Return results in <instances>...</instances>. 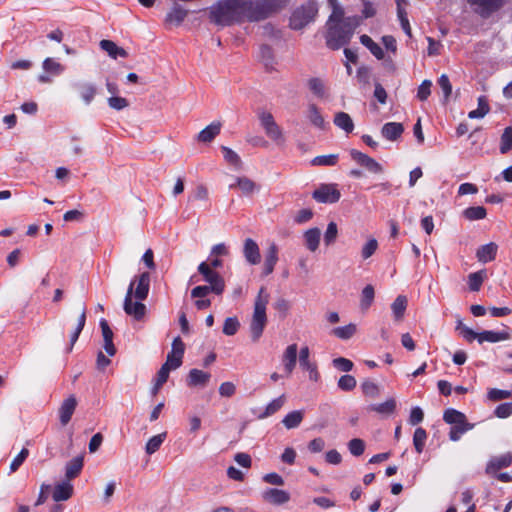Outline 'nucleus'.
<instances>
[{
	"label": "nucleus",
	"mask_w": 512,
	"mask_h": 512,
	"mask_svg": "<svg viewBox=\"0 0 512 512\" xmlns=\"http://www.w3.org/2000/svg\"><path fill=\"white\" fill-rule=\"evenodd\" d=\"M269 294L264 287L260 288L254 302V311L250 322V334L254 343L258 342L267 324L266 308Z\"/></svg>",
	"instance_id": "obj_3"
},
{
	"label": "nucleus",
	"mask_w": 512,
	"mask_h": 512,
	"mask_svg": "<svg viewBox=\"0 0 512 512\" xmlns=\"http://www.w3.org/2000/svg\"><path fill=\"white\" fill-rule=\"evenodd\" d=\"M85 322H86V308H85V306H83L80 316L78 318L77 326H76L75 330L72 332V334L70 335L69 351L72 350L74 344L78 340L79 335L85 326Z\"/></svg>",
	"instance_id": "obj_43"
},
{
	"label": "nucleus",
	"mask_w": 512,
	"mask_h": 512,
	"mask_svg": "<svg viewBox=\"0 0 512 512\" xmlns=\"http://www.w3.org/2000/svg\"><path fill=\"white\" fill-rule=\"evenodd\" d=\"M334 124L344 130L346 133H351L354 129V123L349 114L345 112H338L334 116Z\"/></svg>",
	"instance_id": "obj_35"
},
{
	"label": "nucleus",
	"mask_w": 512,
	"mask_h": 512,
	"mask_svg": "<svg viewBox=\"0 0 512 512\" xmlns=\"http://www.w3.org/2000/svg\"><path fill=\"white\" fill-rule=\"evenodd\" d=\"M289 0H253L254 12L257 21L264 20L284 8Z\"/></svg>",
	"instance_id": "obj_7"
},
{
	"label": "nucleus",
	"mask_w": 512,
	"mask_h": 512,
	"mask_svg": "<svg viewBox=\"0 0 512 512\" xmlns=\"http://www.w3.org/2000/svg\"><path fill=\"white\" fill-rule=\"evenodd\" d=\"M512 148V128H505L501 136L500 152L506 154Z\"/></svg>",
	"instance_id": "obj_55"
},
{
	"label": "nucleus",
	"mask_w": 512,
	"mask_h": 512,
	"mask_svg": "<svg viewBox=\"0 0 512 512\" xmlns=\"http://www.w3.org/2000/svg\"><path fill=\"white\" fill-rule=\"evenodd\" d=\"M338 236V227L335 222H330L327 225L326 231L324 233V243L326 246H330L334 244Z\"/></svg>",
	"instance_id": "obj_52"
},
{
	"label": "nucleus",
	"mask_w": 512,
	"mask_h": 512,
	"mask_svg": "<svg viewBox=\"0 0 512 512\" xmlns=\"http://www.w3.org/2000/svg\"><path fill=\"white\" fill-rule=\"evenodd\" d=\"M349 153L351 158L357 164L364 167L368 172L372 174H381L384 171L383 166L367 154L356 149H351Z\"/></svg>",
	"instance_id": "obj_12"
},
{
	"label": "nucleus",
	"mask_w": 512,
	"mask_h": 512,
	"mask_svg": "<svg viewBox=\"0 0 512 512\" xmlns=\"http://www.w3.org/2000/svg\"><path fill=\"white\" fill-rule=\"evenodd\" d=\"M72 494L73 485L70 483V481L65 480L55 485L52 497L54 501L60 502L68 500Z\"/></svg>",
	"instance_id": "obj_24"
},
{
	"label": "nucleus",
	"mask_w": 512,
	"mask_h": 512,
	"mask_svg": "<svg viewBox=\"0 0 512 512\" xmlns=\"http://www.w3.org/2000/svg\"><path fill=\"white\" fill-rule=\"evenodd\" d=\"M257 117L260 126L264 130L266 136L277 144L285 141L282 128L276 123L271 112L265 109L257 110Z\"/></svg>",
	"instance_id": "obj_5"
},
{
	"label": "nucleus",
	"mask_w": 512,
	"mask_h": 512,
	"mask_svg": "<svg viewBox=\"0 0 512 512\" xmlns=\"http://www.w3.org/2000/svg\"><path fill=\"white\" fill-rule=\"evenodd\" d=\"M299 362L300 366L309 372L310 380L317 381L319 378V373L317 371L316 365L309 359V348L307 346L301 348L299 354Z\"/></svg>",
	"instance_id": "obj_19"
},
{
	"label": "nucleus",
	"mask_w": 512,
	"mask_h": 512,
	"mask_svg": "<svg viewBox=\"0 0 512 512\" xmlns=\"http://www.w3.org/2000/svg\"><path fill=\"white\" fill-rule=\"evenodd\" d=\"M512 463V454L504 453L500 456L492 457L486 466L487 474H496L500 469L509 467Z\"/></svg>",
	"instance_id": "obj_17"
},
{
	"label": "nucleus",
	"mask_w": 512,
	"mask_h": 512,
	"mask_svg": "<svg viewBox=\"0 0 512 512\" xmlns=\"http://www.w3.org/2000/svg\"><path fill=\"white\" fill-rule=\"evenodd\" d=\"M431 87H432V82L430 80H424L420 86L418 87V91H417V98L420 100V101H425L428 99V97L430 96L431 94Z\"/></svg>",
	"instance_id": "obj_63"
},
{
	"label": "nucleus",
	"mask_w": 512,
	"mask_h": 512,
	"mask_svg": "<svg viewBox=\"0 0 512 512\" xmlns=\"http://www.w3.org/2000/svg\"><path fill=\"white\" fill-rule=\"evenodd\" d=\"M165 438V432L151 437L145 446L146 453L149 455L154 454L160 448Z\"/></svg>",
	"instance_id": "obj_48"
},
{
	"label": "nucleus",
	"mask_w": 512,
	"mask_h": 512,
	"mask_svg": "<svg viewBox=\"0 0 512 512\" xmlns=\"http://www.w3.org/2000/svg\"><path fill=\"white\" fill-rule=\"evenodd\" d=\"M136 287L133 289V295L136 300L144 301L149 293L150 288V274L143 272L136 279H134Z\"/></svg>",
	"instance_id": "obj_14"
},
{
	"label": "nucleus",
	"mask_w": 512,
	"mask_h": 512,
	"mask_svg": "<svg viewBox=\"0 0 512 512\" xmlns=\"http://www.w3.org/2000/svg\"><path fill=\"white\" fill-rule=\"evenodd\" d=\"M489 110L490 108L486 101V98L484 96H480L478 98V108L470 111L468 113V117L470 119H481L489 112Z\"/></svg>",
	"instance_id": "obj_46"
},
{
	"label": "nucleus",
	"mask_w": 512,
	"mask_h": 512,
	"mask_svg": "<svg viewBox=\"0 0 512 512\" xmlns=\"http://www.w3.org/2000/svg\"><path fill=\"white\" fill-rule=\"evenodd\" d=\"M239 327L240 323L237 317H228L223 325V333L227 336H233L237 333Z\"/></svg>",
	"instance_id": "obj_53"
},
{
	"label": "nucleus",
	"mask_w": 512,
	"mask_h": 512,
	"mask_svg": "<svg viewBox=\"0 0 512 512\" xmlns=\"http://www.w3.org/2000/svg\"><path fill=\"white\" fill-rule=\"evenodd\" d=\"M100 47L114 59L117 57L126 58L128 56V53L125 49L117 46L116 43L111 40H101Z\"/></svg>",
	"instance_id": "obj_33"
},
{
	"label": "nucleus",
	"mask_w": 512,
	"mask_h": 512,
	"mask_svg": "<svg viewBox=\"0 0 512 512\" xmlns=\"http://www.w3.org/2000/svg\"><path fill=\"white\" fill-rule=\"evenodd\" d=\"M338 154L316 156L311 160L312 166H335L338 162Z\"/></svg>",
	"instance_id": "obj_47"
},
{
	"label": "nucleus",
	"mask_w": 512,
	"mask_h": 512,
	"mask_svg": "<svg viewBox=\"0 0 512 512\" xmlns=\"http://www.w3.org/2000/svg\"><path fill=\"white\" fill-rule=\"evenodd\" d=\"M263 499L271 504L281 505L290 500V494L285 490L270 488L264 491Z\"/></svg>",
	"instance_id": "obj_20"
},
{
	"label": "nucleus",
	"mask_w": 512,
	"mask_h": 512,
	"mask_svg": "<svg viewBox=\"0 0 512 512\" xmlns=\"http://www.w3.org/2000/svg\"><path fill=\"white\" fill-rule=\"evenodd\" d=\"M221 149L223 152V157L227 163H229L230 165H233L237 168H239L241 166V159L235 151H233L232 149H230L226 146H222Z\"/></svg>",
	"instance_id": "obj_54"
},
{
	"label": "nucleus",
	"mask_w": 512,
	"mask_h": 512,
	"mask_svg": "<svg viewBox=\"0 0 512 512\" xmlns=\"http://www.w3.org/2000/svg\"><path fill=\"white\" fill-rule=\"evenodd\" d=\"M443 420L451 425L449 431V439L451 441H458L463 434L472 430L474 427V424L467 421V417L464 413L454 408H448L444 411Z\"/></svg>",
	"instance_id": "obj_4"
},
{
	"label": "nucleus",
	"mask_w": 512,
	"mask_h": 512,
	"mask_svg": "<svg viewBox=\"0 0 512 512\" xmlns=\"http://www.w3.org/2000/svg\"><path fill=\"white\" fill-rule=\"evenodd\" d=\"M307 118L317 128L325 129L326 122L315 104H309L307 108Z\"/></svg>",
	"instance_id": "obj_34"
},
{
	"label": "nucleus",
	"mask_w": 512,
	"mask_h": 512,
	"mask_svg": "<svg viewBox=\"0 0 512 512\" xmlns=\"http://www.w3.org/2000/svg\"><path fill=\"white\" fill-rule=\"evenodd\" d=\"M510 337H511V335H510L508 329L499 331V332L485 330V331L479 333L478 342L480 344H482L484 342L497 343L500 341L508 340V339H510Z\"/></svg>",
	"instance_id": "obj_23"
},
{
	"label": "nucleus",
	"mask_w": 512,
	"mask_h": 512,
	"mask_svg": "<svg viewBox=\"0 0 512 512\" xmlns=\"http://www.w3.org/2000/svg\"><path fill=\"white\" fill-rule=\"evenodd\" d=\"M308 87L310 91L316 95L317 97H324L325 95V85L322 80L319 78H311L308 81Z\"/></svg>",
	"instance_id": "obj_56"
},
{
	"label": "nucleus",
	"mask_w": 512,
	"mask_h": 512,
	"mask_svg": "<svg viewBox=\"0 0 512 512\" xmlns=\"http://www.w3.org/2000/svg\"><path fill=\"white\" fill-rule=\"evenodd\" d=\"M498 418H507L512 414V403H502L494 411Z\"/></svg>",
	"instance_id": "obj_64"
},
{
	"label": "nucleus",
	"mask_w": 512,
	"mask_h": 512,
	"mask_svg": "<svg viewBox=\"0 0 512 512\" xmlns=\"http://www.w3.org/2000/svg\"><path fill=\"white\" fill-rule=\"evenodd\" d=\"M348 449L354 456H361L365 450V443L362 439L354 438L349 441Z\"/></svg>",
	"instance_id": "obj_58"
},
{
	"label": "nucleus",
	"mask_w": 512,
	"mask_h": 512,
	"mask_svg": "<svg viewBox=\"0 0 512 512\" xmlns=\"http://www.w3.org/2000/svg\"><path fill=\"white\" fill-rule=\"evenodd\" d=\"M485 271H478L469 274L468 276V285L471 291H478L484 281Z\"/></svg>",
	"instance_id": "obj_50"
},
{
	"label": "nucleus",
	"mask_w": 512,
	"mask_h": 512,
	"mask_svg": "<svg viewBox=\"0 0 512 512\" xmlns=\"http://www.w3.org/2000/svg\"><path fill=\"white\" fill-rule=\"evenodd\" d=\"M77 406V400L74 395L69 396L66 398L60 408H59V419L62 424V426H66L69 421L71 420V417L76 409Z\"/></svg>",
	"instance_id": "obj_18"
},
{
	"label": "nucleus",
	"mask_w": 512,
	"mask_h": 512,
	"mask_svg": "<svg viewBox=\"0 0 512 512\" xmlns=\"http://www.w3.org/2000/svg\"><path fill=\"white\" fill-rule=\"evenodd\" d=\"M341 197L336 184H321L313 192V198L319 203H336Z\"/></svg>",
	"instance_id": "obj_10"
},
{
	"label": "nucleus",
	"mask_w": 512,
	"mask_h": 512,
	"mask_svg": "<svg viewBox=\"0 0 512 512\" xmlns=\"http://www.w3.org/2000/svg\"><path fill=\"white\" fill-rule=\"evenodd\" d=\"M338 387L343 391H351L356 387V379L352 375H343L338 380Z\"/></svg>",
	"instance_id": "obj_59"
},
{
	"label": "nucleus",
	"mask_w": 512,
	"mask_h": 512,
	"mask_svg": "<svg viewBox=\"0 0 512 512\" xmlns=\"http://www.w3.org/2000/svg\"><path fill=\"white\" fill-rule=\"evenodd\" d=\"M359 25L357 17L340 18L338 21H327L326 44L333 50H338L349 43L355 28Z\"/></svg>",
	"instance_id": "obj_2"
},
{
	"label": "nucleus",
	"mask_w": 512,
	"mask_h": 512,
	"mask_svg": "<svg viewBox=\"0 0 512 512\" xmlns=\"http://www.w3.org/2000/svg\"><path fill=\"white\" fill-rule=\"evenodd\" d=\"M210 19L220 26L257 22L253 0H219L210 8Z\"/></svg>",
	"instance_id": "obj_1"
},
{
	"label": "nucleus",
	"mask_w": 512,
	"mask_h": 512,
	"mask_svg": "<svg viewBox=\"0 0 512 512\" xmlns=\"http://www.w3.org/2000/svg\"><path fill=\"white\" fill-rule=\"evenodd\" d=\"M198 271L203 275L205 281L208 282L210 286H214L215 294L219 295L223 293L225 282L218 272L213 271L206 262L199 264Z\"/></svg>",
	"instance_id": "obj_11"
},
{
	"label": "nucleus",
	"mask_w": 512,
	"mask_h": 512,
	"mask_svg": "<svg viewBox=\"0 0 512 512\" xmlns=\"http://www.w3.org/2000/svg\"><path fill=\"white\" fill-rule=\"evenodd\" d=\"M404 127L398 122H388L383 125L381 134L382 136L390 141L397 140L403 133Z\"/></svg>",
	"instance_id": "obj_28"
},
{
	"label": "nucleus",
	"mask_w": 512,
	"mask_h": 512,
	"mask_svg": "<svg viewBox=\"0 0 512 512\" xmlns=\"http://www.w3.org/2000/svg\"><path fill=\"white\" fill-rule=\"evenodd\" d=\"M84 465V457L82 455L76 456L67 462L65 466L66 480L71 481L76 478L82 471Z\"/></svg>",
	"instance_id": "obj_25"
},
{
	"label": "nucleus",
	"mask_w": 512,
	"mask_h": 512,
	"mask_svg": "<svg viewBox=\"0 0 512 512\" xmlns=\"http://www.w3.org/2000/svg\"><path fill=\"white\" fill-rule=\"evenodd\" d=\"M360 42L364 45L377 59L381 60L384 58V52L382 48L372 40L368 35H362Z\"/></svg>",
	"instance_id": "obj_38"
},
{
	"label": "nucleus",
	"mask_w": 512,
	"mask_h": 512,
	"mask_svg": "<svg viewBox=\"0 0 512 512\" xmlns=\"http://www.w3.org/2000/svg\"><path fill=\"white\" fill-rule=\"evenodd\" d=\"M396 408V401L395 399L391 398L387 401L380 403V404H372L369 406V410L375 411L379 414L383 415H390L394 412Z\"/></svg>",
	"instance_id": "obj_39"
},
{
	"label": "nucleus",
	"mask_w": 512,
	"mask_h": 512,
	"mask_svg": "<svg viewBox=\"0 0 512 512\" xmlns=\"http://www.w3.org/2000/svg\"><path fill=\"white\" fill-rule=\"evenodd\" d=\"M397 16L400 21L402 29L404 30L406 35L411 37L412 32H411L409 20L407 18V13H406L405 9L403 7H401L399 0L397 1Z\"/></svg>",
	"instance_id": "obj_51"
},
{
	"label": "nucleus",
	"mask_w": 512,
	"mask_h": 512,
	"mask_svg": "<svg viewBox=\"0 0 512 512\" xmlns=\"http://www.w3.org/2000/svg\"><path fill=\"white\" fill-rule=\"evenodd\" d=\"M303 420V412L300 410H295L288 413L282 420L283 425L287 429H293L300 425Z\"/></svg>",
	"instance_id": "obj_40"
},
{
	"label": "nucleus",
	"mask_w": 512,
	"mask_h": 512,
	"mask_svg": "<svg viewBox=\"0 0 512 512\" xmlns=\"http://www.w3.org/2000/svg\"><path fill=\"white\" fill-rule=\"evenodd\" d=\"M234 187H238L241 190V192L247 196L252 195L253 193L257 192L260 189L259 185H257L253 180L245 176L237 177L236 183L230 185V188Z\"/></svg>",
	"instance_id": "obj_29"
},
{
	"label": "nucleus",
	"mask_w": 512,
	"mask_h": 512,
	"mask_svg": "<svg viewBox=\"0 0 512 512\" xmlns=\"http://www.w3.org/2000/svg\"><path fill=\"white\" fill-rule=\"evenodd\" d=\"M243 255L245 260L250 265H257L260 263L261 255L258 244L251 238H247L243 245Z\"/></svg>",
	"instance_id": "obj_16"
},
{
	"label": "nucleus",
	"mask_w": 512,
	"mask_h": 512,
	"mask_svg": "<svg viewBox=\"0 0 512 512\" xmlns=\"http://www.w3.org/2000/svg\"><path fill=\"white\" fill-rule=\"evenodd\" d=\"M220 130L221 123L213 122L198 133L197 140L202 143H209L220 133Z\"/></svg>",
	"instance_id": "obj_30"
},
{
	"label": "nucleus",
	"mask_w": 512,
	"mask_h": 512,
	"mask_svg": "<svg viewBox=\"0 0 512 512\" xmlns=\"http://www.w3.org/2000/svg\"><path fill=\"white\" fill-rule=\"evenodd\" d=\"M297 349L298 348H297L296 344H291V345L287 346V348L285 349V351L282 355V364H283L284 369L288 376L293 372V370L296 366Z\"/></svg>",
	"instance_id": "obj_22"
},
{
	"label": "nucleus",
	"mask_w": 512,
	"mask_h": 512,
	"mask_svg": "<svg viewBox=\"0 0 512 512\" xmlns=\"http://www.w3.org/2000/svg\"><path fill=\"white\" fill-rule=\"evenodd\" d=\"M286 401L285 395H281L278 398L273 399L270 403L267 404L263 412L257 415V418L262 420L274 415L278 412L284 405Z\"/></svg>",
	"instance_id": "obj_32"
},
{
	"label": "nucleus",
	"mask_w": 512,
	"mask_h": 512,
	"mask_svg": "<svg viewBox=\"0 0 512 512\" xmlns=\"http://www.w3.org/2000/svg\"><path fill=\"white\" fill-rule=\"evenodd\" d=\"M96 92V87L92 83L85 82L79 84V94L86 105H89L93 101Z\"/></svg>",
	"instance_id": "obj_37"
},
{
	"label": "nucleus",
	"mask_w": 512,
	"mask_h": 512,
	"mask_svg": "<svg viewBox=\"0 0 512 512\" xmlns=\"http://www.w3.org/2000/svg\"><path fill=\"white\" fill-rule=\"evenodd\" d=\"M498 246L494 242L482 245L477 249L476 257L479 262L487 263L493 261L496 257Z\"/></svg>",
	"instance_id": "obj_26"
},
{
	"label": "nucleus",
	"mask_w": 512,
	"mask_h": 512,
	"mask_svg": "<svg viewBox=\"0 0 512 512\" xmlns=\"http://www.w3.org/2000/svg\"><path fill=\"white\" fill-rule=\"evenodd\" d=\"M135 286V281H131L125 299H124V311L129 316H132L136 320H140L144 317L146 313V306L142 303V301L136 300L133 302V288Z\"/></svg>",
	"instance_id": "obj_8"
},
{
	"label": "nucleus",
	"mask_w": 512,
	"mask_h": 512,
	"mask_svg": "<svg viewBox=\"0 0 512 512\" xmlns=\"http://www.w3.org/2000/svg\"><path fill=\"white\" fill-rule=\"evenodd\" d=\"M375 297V291L372 285H366L361 294L360 300V308L363 311H367L368 308L372 305Z\"/></svg>",
	"instance_id": "obj_42"
},
{
	"label": "nucleus",
	"mask_w": 512,
	"mask_h": 512,
	"mask_svg": "<svg viewBox=\"0 0 512 512\" xmlns=\"http://www.w3.org/2000/svg\"><path fill=\"white\" fill-rule=\"evenodd\" d=\"M304 242L307 249L311 252H315L320 243L321 231L319 228H311L304 233Z\"/></svg>",
	"instance_id": "obj_31"
},
{
	"label": "nucleus",
	"mask_w": 512,
	"mask_h": 512,
	"mask_svg": "<svg viewBox=\"0 0 512 512\" xmlns=\"http://www.w3.org/2000/svg\"><path fill=\"white\" fill-rule=\"evenodd\" d=\"M107 102L110 108L117 111L123 110L129 106L128 100L120 96L109 97Z\"/></svg>",
	"instance_id": "obj_60"
},
{
	"label": "nucleus",
	"mask_w": 512,
	"mask_h": 512,
	"mask_svg": "<svg viewBox=\"0 0 512 512\" xmlns=\"http://www.w3.org/2000/svg\"><path fill=\"white\" fill-rule=\"evenodd\" d=\"M42 66L45 74H42L38 77L39 81L42 83H48L51 81L49 75L58 76L64 71V66L55 61L53 58H46L43 61Z\"/></svg>",
	"instance_id": "obj_15"
},
{
	"label": "nucleus",
	"mask_w": 512,
	"mask_h": 512,
	"mask_svg": "<svg viewBox=\"0 0 512 512\" xmlns=\"http://www.w3.org/2000/svg\"><path fill=\"white\" fill-rule=\"evenodd\" d=\"M356 331H357L356 325L353 324V323H350V324H348L346 326H343V327L334 328L332 330V334L334 336H336L337 338H339V339L348 340V339H350L351 337L354 336Z\"/></svg>",
	"instance_id": "obj_44"
},
{
	"label": "nucleus",
	"mask_w": 512,
	"mask_h": 512,
	"mask_svg": "<svg viewBox=\"0 0 512 512\" xmlns=\"http://www.w3.org/2000/svg\"><path fill=\"white\" fill-rule=\"evenodd\" d=\"M184 344L180 337H176L172 343V350L168 353L166 362L163 364L171 370L179 368L182 364Z\"/></svg>",
	"instance_id": "obj_13"
},
{
	"label": "nucleus",
	"mask_w": 512,
	"mask_h": 512,
	"mask_svg": "<svg viewBox=\"0 0 512 512\" xmlns=\"http://www.w3.org/2000/svg\"><path fill=\"white\" fill-rule=\"evenodd\" d=\"M426 439H427L426 431L421 427L417 428L415 430L414 436H413V444H414V447H415V450L417 451V453H419V454L422 453L424 446H425Z\"/></svg>",
	"instance_id": "obj_49"
},
{
	"label": "nucleus",
	"mask_w": 512,
	"mask_h": 512,
	"mask_svg": "<svg viewBox=\"0 0 512 512\" xmlns=\"http://www.w3.org/2000/svg\"><path fill=\"white\" fill-rule=\"evenodd\" d=\"M406 308L407 298L403 295L397 296L391 305V309L396 320H401L403 318Z\"/></svg>",
	"instance_id": "obj_41"
},
{
	"label": "nucleus",
	"mask_w": 512,
	"mask_h": 512,
	"mask_svg": "<svg viewBox=\"0 0 512 512\" xmlns=\"http://www.w3.org/2000/svg\"><path fill=\"white\" fill-rule=\"evenodd\" d=\"M188 11L178 4H175L166 16V21L180 25L186 18Z\"/></svg>",
	"instance_id": "obj_36"
},
{
	"label": "nucleus",
	"mask_w": 512,
	"mask_h": 512,
	"mask_svg": "<svg viewBox=\"0 0 512 512\" xmlns=\"http://www.w3.org/2000/svg\"><path fill=\"white\" fill-rule=\"evenodd\" d=\"M278 262V247L275 243H271L268 247L265 259H264V265H263V275L268 276L270 275L275 268L276 263Z\"/></svg>",
	"instance_id": "obj_21"
},
{
	"label": "nucleus",
	"mask_w": 512,
	"mask_h": 512,
	"mask_svg": "<svg viewBox=\"0 0 512 512\" xmlns=\"http://www.w3.org/2000/svg\"><path fill=\"white\" fill-rule=\"evenodd\" d=\"M487 397L491 401H499L512 397L511 391L492 388L488 391Z\"/></svg>",
	"instance_id": "obj_61"
},
{
	"label": "nucleus",
	"mask_w": 512,
	"mask_h": 512,
	"mask_svg": "<svg viewBox=\"0 0 512 512\" xmlns=\"http://www.w3.org/2000/svg\"><path fill=\"white\" fill-rule=\"evenodd\" d=\"M487 211L483 206L469 207L463 211V216L469 221L484 219Z\"/></svg>",
	"instance_id": "obj_45"
},
{
	"label": "nucleus",
	"mask_w": 512,
	"mask_h": 512,
	"mask_svg": "<svg viewBox=\"0 0 512 512\" xmlns=\"http://www.w3.org/2000/svg\"><path fill=\"white\" fill-rule=\"evenodd\" d=\"M210 373L204 372L199 369H192L190 370L187 378V384L190 387H196V386H206V384L210 380Z\"/></svg>",
	"instance_id": "obj_27"
},
{
	"label": "nucleus",
	"mask_w": 512,
	"mask_h": 512,
	"mask_svg": "<svg viewBox=\"0 0 512 512\" xmlns=\"http://www.w3.org/2000/svg\"><path fill=\"white\" fill-rule=\"evenodd\" d=\"M317 11L316 5L312 2L297 8L290 18L291 28L294 30L302 29L314 20Z\"/></svg>",
	"instance_id": "obj_6"
},
{
	"label": "nucleus",
	"mask_w": 512,
	"mask_h": 512,
	"mask_svg": "<svg viewBox=\"0 0 512 512\" xmlns=\"http://www.w3.org/2000/svg\"><path fill=\"white\" fill-rule=\"evenodd\" d=\"M29 455V450L27 448H23L20 453L12 460L10 464V472H16L19 467L23 464V462L27 459Z\"/></svg>",
	"instance_id": "obj_62"
},
{
	"label": "nucleus",
	"mask_w": 512,
	"mask_h": 512,
	"mask_svg": "<svg viewBox=\"0 0 512 512\" xmlns=\"http://www.w3.org/2000/svg\"><path fill=\"white\" fill-rule=\"evenodd\" d=\"M473 7L474 12L483 18L490 17L493 13L500 10L504 5V0H467Z\"/></svg>",
	"instance_id": "obj_9"
},
{
	"label": "nucleus",
	"mask_w": 512,
	"mask_h": 512,
	"mask_svg": "<svg viewBox=\"0 0 512 512\" xmlns=\"http://www.w3.org/2000/svg\"><path fill=\"white\" fill-rule=\"evenodd\" d=\"M378 242L375 238L369 239L361 249V256L364 260L370 258L377 250Z\"/></svg>",
	"instance_id": "obj_57"
}]
</instances>
